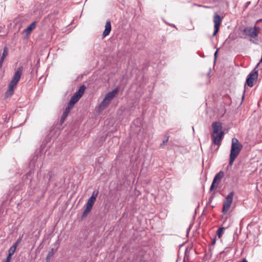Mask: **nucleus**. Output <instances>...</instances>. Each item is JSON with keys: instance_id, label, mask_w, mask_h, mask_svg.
Returning <instances> with one entry per match:
<instances>
[{"instance_id": "obj_2", "label": "nucleus", "mask_w": 262, "mask_h": 262, "mask_svg": "<svg viewBox=\"0 0 262 262\" xmlns=\"http://www.w3.org/2000/svg\"><path fill=\"white\" fill-rule=\"evenodd\" d=\"M243 148V145L239 142L237 139H232L231 148L230 154L229 165L232 166L235 159L236 158Z\"/></svg>"}, {"instance_id": "obj_4", "label": "nucleus", "mask_w": 262, "mask_h": 262, "mask_svg": "<svg viewBox=\"0 0 262 262\" xmlns=\"http://www.w3.org/2000/svg\"><path fill=\"white\" fill-rule=\"evenodd\" d=\"M118 92L119 88L116 87L111 92L107 93L105 97L101 102L99 108L102 110L110 104L111 101L116 97Z\"/></svg>"}, {"instance_id": "obj_28", "label": "nucleus", "mask_w": 262, "mask_h": 262, "mask_svg": "<svg viewBox=\"0 0 262 262\" xmlns=\"http://www.w3.org/2000/svg\"><path fill=\"white\" fill-rule=\"evenodd\" d=\"M71 110V108L68 107V106L66 107L65 111L63 112V113H66V114L68 115L70 113V111Z\"/></svg>"}, {"instance_id": "obj_24", "label": "nucleus", "mask_w": 262, "mask_h": 262, "mask_svg": "<svg viewBox=\"0 0 262 262\" xmlns=\"http://www.w3.org/2000/svg\"><path fill=\"white\" fill-rule=\"evenodd\" d=\"M68 115L66 114V113H63V114H62V115L61 116V118L60 119V123H62L64 121L65 119L67 117Z\"/></svg>"}, {"instance_id": "obj_1", "label": "nucleus", "mask_w": 262, "mask_h": 262, "mask_svg": "<svg viewBox=\"0 0 262 262\" xmlns=\"http://www.w3.org/2000/svg\"><path fill=\"white\" fill-rule=\"evenodd\" d=\"M212 132L211 136L212 138V144L214 145H217L219 147L221 144L225 135L222 129V123L220 122H214L212 124Z\"/></svg>"}, {"instance_id": "obj_9", "label": "nucleus", "mask_w": 262, "mask_h": 262, "mask_svg": "<svg viewBox=\"0 0 262 262\" xmlns=\"http://www.w3.org/2000/svg\"><path fill=\"white\" fill-rule=\"evenodd\" d=\"M95 201V200L93 199V197L89 198L86 204L85 208L82 214L83 217L86 216L88 214H89L91 212L93 205H94Z\"/></svg>"}, {"instance_id": "obj_6", "label": "nucleus", "mask_w": 262, "mask_h": 262, "mask_svg": "<svg viewBox=\"0 0 262 262\" xmlns=\"http://www.w3.org/2000/svg\"><path fill=\"white\" fill-rule=\"evenodd\" d=\"M260 30V28L259 27L255 26L254 27H247L244 29V32L247 35L254 38L258 36Z\"/></svg>"}, {"instance_id": "obj_20", "label": "nucleus", "mask_w": 262, "mask_h": 262, "mask_svg": "<svg viewBox=\"0 0 262 262\" xmlns=\"http://www.w3.org/2000/svg\"><path fill=\"white\" fill-rule=\"evenodd\" d=\"M79 96H77L75 94L74 95L71 97L70 99V101L71 102L72 104H75L80 99Z\"/></svg>"}, {"instance_id": "obj_35", "label": "nucleus", "mask_w": 262, "mask_h": 262, "mask_svg": "<svg viewBox=\"0 0 262 262\" xmlns=\"http://www.w3.org/2000/svg\"><path fill=\"white\" fill-rule=\"evenodd\" d=\"M168 140V138H167L166 140H165L163 141L162 144H166Z\"/></svg>"}, {"instance_id": "obj_33", "label": "nucleus", "mask_w": 262, "mask_h": 262, "mask_svg": "<svg viewBox=\"0 0 262 262\" xmlns=\"http://www.w3.org/2000/svg\"><path fill=\"white\" fill-rule=\"evenodd\" d=\"M19 245V243H18L17 242H15L13 245L12 246L13 247H14L16 249V248L18 247V246Z\"/></svg>"}, {"instance_id": "obj_11", "label": "nucleus", "mask_w": 262, "mask_h": 262, "mask_svg": "<svg viewBox=\"0 0 262 262\" xmlns=\"http://www.w3.org/2000/svg\"><path fill=\"white\" fill-rule=\"evenodd\" d=\"M111 21L110 20H107L106 22L105 25V29L104 31L103 32L102 35L103 37H105L106 36L110 34L111 31Z\"/></svg>"}, {"instance_id": "obj_27", "label": "nucleus", "mask_w": 262, "mask_h": 262, "mask_svg": "<svg viewBox=\"0 0 262 262\" xmlns=\"http://www.w3.org/2000/svg\"><path fill=\"white\" fill-rule=\"evenodd\" d=\"M53 253H54V250H53V249H52L51 251L49 252V253H48V254L47 256V259H50L51 256H52L53 255Z\"/></svg>"}, {"instance_id": "obj_23", "label": "nucleus", "mask_w": 262, "mask_h": 262, "mask_svg": "<svg viewBox=\"0 0 262 262\" xmlns=\"http://www.w3.org/2000/svg\"><path fill=\"white\" fill-rule=\"evenodd\" d=\"M224 228H220L217 231V234L219 238H220L222 235V232Z\"/></svg>"}, {"instance_id": "obj_7", "label": "nucleus", "mask_w": 262, "mask_h": 262, "mask_svg": "<svg viewBox=\"0 0 262 262\" xmlns=\"http://www.w3.org/2000/svg\"><path fill=\"white\" fill-rule=\"evenodd\" d=\"M258 78V71H253L251 72L248 76L246 79V84L249 87H252L254 85V82L257 80Z\"/></svg>"}, {"instance_id": "obj_34", "label": "nucleus", "mask_w": 262, "mask_h": 262, "mask_svg": "<svg viewBox=\"0 0 262 262\" xmlns=\"http://www.w3.org/2000/svg\"><path fill=\"white\" fill-rule=\"evenodd\" d=\"M217 52H218V50H217L215 52V53H214V56L215 59H216Z\"/></svg>"}, {"instance_id": "obj_32", "label": "nucleus", "mask_w": 262, "mask_h": 262, "mask_svg": "<svg viewBox=\"0 0 262 262\" xmlns=\"http://www.w3.org/2000/svg\"><path fill=\"white\" fill-rule=\"evenodd\" d=\"M36 157H34V159L31 161L30 162V166H35L34 164H35V158Z\"/></svg>"}, {"instance_id": "obj_16", "label": "nucleus", "mask_w": 262, "mask_h": 262, "mask_svg": "<svg viewBox=\"0 0 262 262\" xmlns=\"http://www.w3.org/2000/svg\"><path fill=\"white\" fill-rule=\"evenodd\" d=\"M85 88L84 85H81L75 94L81 98L85 91Z\"/></svg>"}, {"instance_id": "obj_12", "label": "nucleus", "mask_w": 262, "mask_h": 262, "mask_svg": "<svg viewBox=\"0 0 262 262\" xmlns=\"http://www.w3.org/2000/svg\"><path fill=\"white\" fill-rule=\"evenodd\" d=\"M36 26V21L32 22L29 26L27 27L26 29L24 30V32L27 35H29L32 31L34 30Z\"/></svg>"}, {"instance_id": "obj_30", "label": "nucleus", "mask_w": 262, "mask_h": 262, "mask_svg": "<svg viewBox=\"0 0 262 262\" xmlns=\"http://www.w3.org/2000/svg\"><path fill=\"white\" fill-rule=\"evenodd\" d=\"M23 236V235H21L20 236H19V238L17 239V241L16 242H17L18 243L20 244L22 241Z\"/></svg>"}, {"instance_id": "obj_19", "label": "nucleus", "mask_w": 262, "mask_h": 262, "mask_svg": "<svg viewBox=\"0 0 262 262\" xmlns=\"http://www.w3.org/2000/svg\"><path fill=\"white\" fill-rule=\"evenodd\" d=\"M79 96H77L75 94L74 95L71 97L70 99V101L71 102L72 104H75L80 99Z\"/></svg>"}, {"instance_id": "obj_37", "label": "nucleus", "mask_w": 262, "mask_h": 262, "mask_svg": "<svg viewBox=\"0 0 262 262\" xmlns=\"http://www.w3.org/2000/svg\"><path fill=\"white\" fill-rule=\"evenodd\" d=\"M241 262H248V261L246 259H244Z\"/></svg>"}, {"instance_id": "obj_8", "label": "nucleus", "mask_w": 262, "mask_h": 262, "mask_svg": "<svg viewBox=\"0 0 262 262\" xmlns=\"http://www.w3.org/2000/svg\"><path fill=\"white\" fill-rule=\"evenodd\" d=\"M224 172L223 171H220L217 173H216L214 177L213 182L210 186V190H212L214 188H217L219 185V182L221 180V179L224 177Z\"/></svg>"}, {"instance_id": "obj_18", "label": "nucleus", "mask_w": 262, "mask_h": 262, "mask_svg": "<svg viewBox=\"0 0 262 262\" xmlns=\"http://www.w3.org/2000/svg\"><path fill=\"white\" fill-rule=\"evenodd\" d=\"M79 96H77L75 94L74 95L71 97L70 99V101L71 102L72 104H75L80 99Z\"/></svg>"}, {"instance_id": "obj_26", "label": "nucleus", "mask_w": 262, "mask_h": 262, "mask_svg": "<svg viewBox=\"0 0 262 262\" xmlns=\"http://www.w3.org/2000/svg\"><path fill=\"white\" fill-rule=\"evenodd\" d=\"M12 255L8 254L6 259L3 261L2 262H10V260L11 259V256Z\"/></svg>"}, {"instance_id": "obj_39", "label": "nucleus", "mask_w": 262, "mask_h": 262, "mask_svg": "<svg viewBox=\"0 0 262 262\" xmlns=\"http://www.w3.org/2000/svg\"><path fill=\"white\" fill-rule=\"evenodd\" d=\"M262 19H259L258 20H257V21H261Z\"/></svg>"}, {"instance_id": "obj_15", "label": "nucleus", "mask_w": 262, "mask_h": 262, "mask_svg": "<svg viewBox=\"0 0 262 262\" xmlns=\"http://www.w3.org/2000/svg\"><path fill=\"white\" fill-rule=\"evenodd\" d=\"M85 88L84 85H81L75 94L81 98L85 91Z\"/></svg>"}, {"instance_id": "obj_10", "label": "nucleus", "mask_w": 262, "mask_h": 262, "mask_svg": "<svg viewBox=\"0 0 262 262\" xmlns=\"http://www.w3.org/2000/svg\"><path fill=\"white\" fill-rule=\"evenodd\" d=\"M222 18L221 16L216 14L214 15L213 17L214 28V30L213 33V36H215L219 30V27L221 24Z\"/></svg>"}, {"instance_id": "obj_13", "label": "nucleus", "mask_w": 262, "mask_h": 262, "mask_svg": "<svg viewBox=\"0 0 262 262\" xmlns=\"http://www.w3.org/2000/svg\"><path fill=\"white\" fill-rule=\"evenodd\" d=\"M8 49L7 47H5L3 49L2 56L0 59V69L2 68V67L3 66V63L5 60V58L8 56Z\"/></svg>"}, {"instance_id": "obj_17", "label": "nucleus", "mask_w": 262, "mask_h": 262, "mask_svg": "<svg viewBox=\"0 0 262 262\" xmlns=\"http://www.w3.org/2000/svg\"><path fill=\"white\" fill-rule=\"evenodd\" d=\"M79 96H77L75 94L74 95L71 97L70 99V101L71 102L72 104H75L80 99Z\"/></svg>"}, {"instance_id": "obj_14", "label": "nucleus", "mask_w": 262, "mask_h": 262, "mask_svg": "<svg viewBox=\"0 0 262 262\" xmlns=\"http://www.w3.org/2000/svg\"><path fill=\"white\" fill-rule=\"evenodd\" d=\"M85 88L84 85H81L75 94L81 98L85 91Z\"/></svg>"}, {"instance_id": "obj_36", "label": "nucleus", "mask_w": 262, "mask_h": 262, "mask_svg": "<svg viewBox=\"0 0 262 262\" xmlns=\"http://www.w3.org/2000/svg\"><path fill=\"white\" fill-rule=\"evenodd\" d=\"M215 241H216L215 239H214H214L212 240V245H214V244H215Z\"/></svg>"}, {"instance_id": "obj_5", "label": "nucleus", "mask_w": 262, "mask_h": 262, "mask_svg": "<svg viewBox=\"0 0 262 262\" xmlns=\"http://www.w3.org/2000/svg\"><path fill=\"white\" fill-rule=\"evenodd\" d=\"M234 196V192H230L225 198L224 201L222 212L224 214L227 213L229 208L231 207V204L233 201Z\"/></svg>"}, {"instance_id": "obj_25", "label": "nucleus", "mask_w": 262, "mask_h": 262, "mask_svg": "<svg viewBox=\"0 0 262 262\" xmlns=\"http://www.w3.org/2000/svg\"><path fill=\"white\" fill-rule=\"evenodd\" d=\"M98 191H94L93 192L92 196L90 198H93V199L96 200V198H97V195H98Z\"/></svg>"}, {"instance_id": "obj_29", "label": "nucleus", "mask_w": 262, "mask_h": 262, "mask_svg": "<svg viewBox=\"0 0 262 262\" xmlns=\"http://www.w3.org/2000/svg\"><path fill=\"white\" fill-rule=\"evenodd\" d=\"M32 171H30L26 176V179H30V177L32 174Z\"/></svg>"}, {"instance_id": "obj_22", "label": "nucleus", "mask_w": 262, "mask_h": 262, "mask_svg": "<svg viewBox=\"0 0 262 262\" xmlns=\"http://www.w3.org/2000/svg\"><path fill=\"white\" fill-rule=\"evenodd\" d=\"M16 248L11 246L10 248V249H9L8 254L13 255L14 254V253L16 251Z\"/></svg>"}, {"instance_id": "obj_21", "label": "nucleus", "mask_w": 262, "mask_h": 262, "mask_svg": "<svg viewBox=\"0 0 262 262\" xmlns=\"http://www.w3.org/2000/svg\"><path fill=\"white\" fill-rule=\"evenodd\" d=\"M79 96H77L75 94L74 95L71 97L70 99V101L71 102L72 104H75L80 99Z\"/></svg>"}, {"instance_id": "obj_31", "label": "nucleus", "mask_w": 262, "mask_h": 262, "mask_svg": "<svg viewBox=\"0 0 262 262\" xmlns=\"http://www.w3.org/2000/svg\"><path fill=\"white\" fill-rule=\"evenodd\" d=\"M74 105V104H72L71 102L70 101L67 106L70 108L72 109Z\"/></svg>"}, {"instance_id": "obj_40", "label": "nucleus", "mask_w": 262, "mask_h": 262, "mask_svg": "<svg viewBox=\"0 0 262 262\" xmlns=\"http://www.w3.org/2000/svg\"><path fill=\"white\" fill-rule=\"evenodd\" d=\"M185 260H184L183 262H184Z\"/></svg>"}, {"instance_id": "obj_38", "label": "nucleus", "mask_w": 262, "mask_h": 262, "mask_svg": "<svg viewBox=\"0 0 262 262\" xmlns=\"http://www.w3.org/2000/svg\"><path fill=\"white\" fill-rule=\"evenodd\" d=\"M244 95H245V93L243 94V98H244Z\"/></svg>"}, {"instance_id": "obj_3", "label": "nucleus", "mask_w": 262, "mask_h": 262, "mask_svg": "<svg viewBox=\"0 0 262 262\" xmlns=\"http://www.w3.org/2000/svg\"><path fill=\"white\" fill-rule=\"evenodd\" d=\"M23 71V67L20 66L18 67L15 72L11 81H10L8 89L6 92V96L8 97L11 96L14 94V88L16 85L19 81Z\"/></svg>"}]
</instances>
